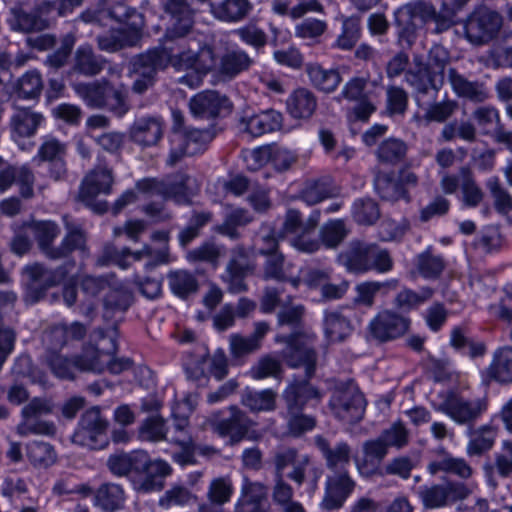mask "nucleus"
I'll return each mask as SVG.
<instances>
[{"label": "nucleus", "instance_id": "f257e3e1", "mask_svg": "<svg viewBox=\"0 0 512 512\" xmlns=\"http://www.w3.org/2000/svg\"><path fill=\"white\" fill-rule=\"evenodd\" d=\"M171 65L176 71H187L189 74L179 78V82L190 88L198 87L203 75L213 65V57L208 49L201 50L196 42H178L177 38L167 35L161 48L149 50L138 56L133 62V71L139 75L133 90L142 93L152 84L157 70Z\"/></svg>", "mask_w": 512, "mask_h": 512}, {"label": "nucleus", "instance_id": "f03ea898", "mask_svg": "<svg viewBox=\"0 0 512 512\" xmlns=\"http://www.w3.org/2000/svg\"><path fill=\"white\" fill-rule=\"evenodd\" d=\"M164 7L165 11L171 15L172 23L168 29L169 37L177 38L178 42H196L201 50H210L213 57V65L203 76L212 69H215L221 78L231 80L252 66L253 59L244 50L239 48L227 50L217 62L211 46L204 44L201 39L195 37L186 38L185 36L193 24V12L185 0H166Z\"/></svg>", "mask_w": 512, "mask_h": 512}, {"label": "nucleus", "instance_id": "7ed1b4c3", "mask_svg": "<svg viewBox=\"0 0 512 512\" xmlns=\"http://www.w3.org/2000/svg\"><path fill=\"white\" fill-rule=\"evenodd\" d=\"M197 191L198 185L195 179L184 174L177 175L169 184L146 178L136 183L135 191L124 192L116 200L113 209L115 214L119 213L127 205L136 202L138 195L144 198L160 195L163 198L172 199L178 204H186L190 202Z\"/></svg>", "mask_w": 512, "mask_h": 512}, {"label": "nucleus", "instance_id": "20e7f679", "mask_svg": "<svg viewBox=\"0 0 512 512\" xmlns=\"http://www.w3.org/2000/svg\"><path fill=\"white\" fill-rule=\"evenodd\" d=\"M117 329L109 327L106 331H94L89 344L84 348V356L77 362L81 371L101 373L105 370L119 374L130 367V361L115 358L117 352Z\"/></svg>", "mask_w": 512, "mask_h": 512}, {"label": "nucleus", "instance_id": "39448f33", "mask_svg": "<svg viewBox=\"0 0 512 512\" xmlns=\"http://www.w3.org/2000/svg\"><path fill=\"white\" fill-rule=\"evenodd\" d=\"M172 134L170 136V152L167 164L174 166L184 156H192L204 150L207 142L211 140L209 131L198 129L186 130L184 116L178 110L172 111Z\"/></svg>", "mask_w": 512, "mask_h": 512}, {"label": "nucleus", "instance_id": "423d86ee", "mask_svg": "<svg viewBox=\"0 0 512 512\" xmlns=\"http://www.w3.org/2000/svg\"><path fill=\"white\" fill-rule=\"evenodd\" d=\"M26 227L34 233L41 250L49 258L59 259L66 257L75 250H79L82 253L85 251L86 237L79 229L70 230L63 239L61 246L52 249L50 248V244L59 233V229L55 223L50 221L33 222L27 224Z\"/></svg>", "mask_w": 512, "mask_h": 512}, {"label": "nucleus", "instance_id": "0eeeda50", "mask_svg": "<svg viewBox=\"0 0 512 512\" xmlns=\"http://www.w3.org/2000/svg\"><path fill=\"white\" fill-rule=\"evenodd\" d=\"M77 95L90 107H107L119 116L127 111L125 101L126 92L122 89H115L108 82L74 85Z\"/></svg>", "mask_w": 512, "mask_h": 512}, {"label": "nucleus", "instance_id": "6e6552de", "mask_svg": "<svg viewBox=\"0 0 512 512\" xmlns=\"http://www.w3.org/2000/svg\"><path fill=\"white\" fill-rule=\"evenodd\" d=\"M411 318L390 308L380 310L369 321L368 335L381 343L397 340L408 333L411 327Z\"/></svg>", "mask_w": 512, "mask_h": 512}, {"label": "nucleus", "instance_id": "1a4fd4ad", "mask_svg": "<svg viewBox=\"0 0 512 512\" xmlns=\"http://www.w3.org/2000/svg\"><path fill=\"white\" fill-rule=\"evenodd\" d=\"M334 415L346 424L359 422L365 412V399L353 382L336 387L330 400Z\"/></svg>", "mask_w": 512, "mask_h": 512}, {"label": "nucleus", "instance_id": "9d476101", "mask_svg": "<svg viewBox=\"0 0 512 512\" xmlns=\"http://www.w3.org/2000/svg\"><path fill=\"white\" fill-rule=\"evenodd\" d=\"M502 24L499 13L486 7H479L464 23L465 37L472 44H485L498 34Z\"/></svg>", "mask_w": 512, "mask_h": 512}, {"label": "nucleus", "instance_id": "9b49d317", "mask_svg": "<svg viewBox=\"0 0 512 512\" xmlns=\"http://www.w3.org/2000/svg\"><path fill=\"white\" fill-rule=\"evenodd\" d=\"M448 63V51L440 45H435L429 52V67L435 75L430 76L428 71L419 69L418 73L409 71L406 80L418 92L428 93L430 89L437 91L443 83L444 69Z\"/></svg>", "mask_w": 512, "mask_h": 512}, {"label": "nucleus", "instance_id": "f8f14e48", "mask_svg": "<svg viewBox=\"0 0 512 512\" xmlns=\"http://www.w3.org/2000/svg\"><path fill=\"white\" fill-rule=\"evenodd\" d=\"M107 421L98 408L87 410L81 417L72 436L73 443L89 449H99L106 444Z\"/></svg>", "mask_w": 512, "mask_h": 512}, {"label": "nucleus", "instance_id": "ddd939ff", "mask_svg": "<svg viewBox=\"0 0 512 512\" xmlns=\"http://www.w3.org/2000/svg\"><path fill=\"white\" fill-rule=\"evenodd\" d=\"M314 335H292L289 338L277 336L276 342H286L285 357L287 363L293 367H304L306 376L311 377L315 371L316 354L311 347Z\"/></svg>", "mask_w": 512, "mask_h": 512}, {"label": "nucleus", "instance_id": "4468645a", "mask_svg": "<svg viewBox=\"0 0 512 512\" xmlns=\"http://www.w3.org/2000/svg\"><path fill=\"white\" fill-rule=\"evenodd\" d=\"M108 289L104 304L105 307L125 311L131 303V293L124 286L112 287V285L103 278L84 276L81 280L82 293L89 300L96 297L104 290Z\"/></svg>", "mask_w": 512, "mask_h": 512}, {"label": "nucleus", "instance_id": "2eb2a0df", "mask_svg": "<svg viewBox=\"0 0 512 512\" xmlns=\"http://www.w3.org/2000/svg\"><path fill=\"white\" fill-rule=\"evenodd\" d=\"M112 184L113 176L109 169L101 168L93 170L84 178L78 199L95 212L103 213L107 210L106 203H95V199L100 194H109Z\"/></svg>", "mask_w": 512, "mask_h": 512}, {"label": "nucleus", "instance_id": "dca6fc26", "mask_svg": "<svg viewBox=\"0 0 512 512\" xmlns=\"http://www.w3.org/2000/svg\"><path fill=\"white\" fill-rule=\"evenodd\" d=\"M229 412L227 418L221 417V412L212 414L204 425L218 435L229 436L232 442H238L248 433L251 422L236 406H231Z\"/></svg>", "mask_w": 512, "mask_h": 512}, {"label": "nucleus", "instance_id": "f3484780", "mask_svg": "<svg viewBox=\"0 0 512 512\" xmlns=\"http://www.w3.org/2000/svg\"><path fill=\"white\" fill-rule=\"evenodd\" d=\"M44 121L41 113L30 108L16 107L9 120L11 139L21 149H26L24 141L33 137Z\"/></svg>", "mask_w": 512, "mask_h": 512}, {"label": "nucleus", "instance_id": "a211bd4d", "mask_svg": "<svg viewBox=\"0 0 512 512\" xmlns=\"http://www.w3.org/2000/svg\"><path fill=\"white\" fill-rule=\"evenodd\" d=\"M440 410L458 424L475 421L485 410L481 399L468 400L456 394H449L440 406Z\"/></svg>", "mask_w": 512, "mask_h": 512}, {"label": "nucleus", "instance_id": "6ab92c4d", "mask_svg": "<svg viewBox=\"0 0 512 512\" xmlns=\"http://www.w3.org/2000/svg\"><path fill=\"white\" fill-rule=\"evenodd\" d=\"M52 404L46 399L35 398L22 409L23 421L17 426V432L21 436L34 434H53L55 427L49 422H36V418L49 414Z\"/></svg>", "mask_w": 512, "mask_h": 512}, {"label": "nucleus", "instance_id": "aec40b11", "mask_svg": "<svg viewBox=\"0 0 512 512\" xmlns=\"http://www.w3.org/2000/svg\"><path fill=\"white\" fill-rule=\"evenodd\" d=\"M282 120V114L276 110L271 109L258 113L245 110L239 118V130L249 136L258 137L280 129Z\"/></svg>", "mask_w": 512, "mask_h": 512}, {"label": "nucleus", "instance_id": "412c9836", "mask_svg": "<svg viewBox=\"0 0 512 512\" xmlns=\"http://www.w3.org/2000/svg\"><path fill=\"white\" fill-rule=\"evenodd\" d=\"M189 107L195 117L213 118L229 114L232 110V103L225 95L208 90L193 96Z\"/></svg>", "mask_w": 512, "mask_h": 512}, {"label": "nucleus", "instance_id": "4be33fe9", "mask_svg": "<svg viewBox=\"0 0 512 512\" xmlns=\"http://www.w3.org/2000/svg\"><path fill=\"white\" fill-rule=\"evenodd\" d=\"M141 471L144 472L145 475L141 479L133 482L134 489L141 493H150L163 489L164 478L171 474L172 468L164 460L156 459L150 461L147 456V462L140 472Z\"/></svg>", "mask_w": 512, "mask_h": 512}, {"label": "nucleus", "instance_id": "5701e85b", "mask_svg": "<svg viewBox=\"0 0 512 512\" xmlns=\"http://www.w3.org/2000/svg\"><path fill=\"white\" fill-rule=\"evenodd\" d=\"M310 459L306 454H299L293 448H285L278 451L274 457V464L279 478H283L284 470L287 467H292V471L287 476L298 483H303L305 478V471L309 465Z\"/></svg>", "mask_w": 512, "mask_h": 512}, {"label": "nucleus", "instance_id": "b1692460", "mask_svg": "<svg viewBox=\"0 0 512 512\" xmlns=\"http://www.w3.org/2000/svg\"><path fill=\"white\" fill-rule=\"evenodd\" d=\"M353 488L354 482L346 473L329 477L321 506L326 510L339 509L351 494Z\"/></svg>", "mask_w": 512, "mask_h": 512}, {"label": "nucleus", "instance_id": "393cba45", "mask_svg": "<svg viewBox=\"0 0 512 512\" xmlns=\"http://www.w3.org/2000/svg\"><path fill=\"white\" fill-rule=\"evenodd\" d=\"M322 397L323 394L306 381L291 383L284 392L289 413L302 409L306 405H317Z\"/></svg>", "mask_w": 512, "mask_h": 512}, {"label": "nucleus", "instance_id": "a878e982", "mask_svg": "<svg viewBox=\"0 0 512 512\" xmlns=\"http://www.w3.org/2000/svg\"><path fill=\"white\" fill-rule=\"evenodd\" d=\"M152 237L153 239H157L162 242V247L157 251V253L154 254L152 249L148 246H144L143 249L136 252H131L129 249H123L121 252H115L111 255L109 261L123 269H126L130 265L131 261H140L145 257L154 259L157 262H164L166 257V243L168 239L167 233L156 232Z\"/></svg>", "mask_w": 512, "mask_h": 512}, {"label": "nucleus", "instance_id": "bb28decb", "mask_svg": "<svg viewBox=\"0 0 512 512\" xmlns=\"http://www.w3.org/2000/svg\"><path fill=\"white\" fill-rule=\"evenodd\" d=\"M163 129V122L159 118H140L131 127L130 138L140 146H153L162 138Z\"/></svg>", "mask_w": 512, "mask_h": 512}, {"label": "nucleus", "instance_id": "cd10ccee", "mask_svg": "<svg viewBox=\"0 0 512 512\" xmlns=\"http://www.w3.org/2000/svg\"><path fill=\"white\" fill-rule=\"evenodd\" d=\"M13 183L19 186L22 197L30 198L33 196L34 175L26 166H9L0 170V193L7 191Z\"/></svg>", "mask_w": 512, "mask_h": 512}, {"label": "nucleus", "instance_id": "c85d7f7f", "mask_svg": "<svg viewBox=\"0 0 512 512\" xmlns=\"http://www.w3.org/2000/svg\"><path fill=\"white\" fill-rule=\"evenodd\" d=\"M388 448L381 436L377 439L366 441L363 444L364 458L355 460L359 473L363 476L374 474L379 463L387 455Z\"/></svg>", "mask_w": 512, "mask_h": 512}, {"label": "nucleus", "instance_id": "c756f323", "mask_svg": "<svg viewBox=\"0 0 512 512\" xmlns=\"http://www.w3.org/2000/svg\"><path fill=\"white\" fill-rule=\"evenodd\" d=\"M25 273L31 281V287L27 297L31 298L32 302H36L40 298V295L33 296V291L37 289V287L41 286L46 289L57 285L65 278V274L62 270H47L38 263L26 266Z\"/></svg>", "mask_w": 512, "mask_h": 512}, {"label": "nucleus", "instance_id": "7c9ffc66", "mask_svg": "<svg viewBox=\"0 0 512 512\" xmlns=\"http://www.w3.org/2000/svg\"><path fill=\"white\" fill-rule=\"evenodd\" d=\"M287 111L294 119L310 118L317 107L314 94L308 89L300 88L293 91L286 100Z\"/></svg>", "mask_w": 512, "mask_h": 512}, {"label": "nucleus", "instance_id": "2f4dec72", "mask_svg": "<svg viewBox=\"0 0 512 512\" xmlns=\"http://www.w3.org/2000/svg\"><path fill=\"white\" fill-rule=\"evenodd\" d=\"M66 145L58 139L48 137L44 140L38 149L37 155L33 158L34 161H48L53 163L57 170L52 173L54 179H59L65 172L63 158L66 154Z\"/></svg>", "mask_w": 512, "mask_h": 512}, {"label": "nucleus", "instance_id": "473e14b6", "mask_svg": "<svg viewBox=\"0 0 512 512\" xmlns=\"http://www.w3.org/2000/svg\"><path fill=\"white\" fill-rule=\"evenodd\" d=\"M147 462L143 451L111 455L107 461L109 470L116 476H126L131 471L140 472Z\"/></svg>", "mask_w": 512, "mask_h": 512}, {"label": "nucleus", "instance_id": "72a5a7b5", "mask_svg": "<svg viewBox=\"0 0 512 512\" xmlns=\"http://www.w3.org/2000/svg\"><path fill=\"white\" fill-rule=\"evenodd\" d=\"M315 443L330 469H344L350 464L351 449L347 443L340 442L333 448H330L327 440L321 436L315 437Z\"/></svg>", "mask_w": 512, "mask_h": 512}, {"label": "nucleus", "instance_id": "f704fd0d", "mask_svg": "<svg viewBox=\"0 0 512 512\" xmlns=\"http://www.w3.org/2000/svg\"><path fill=\"white\" fill-rule=\"evenodd\" d=\"M43 80L36 70L27 71L11 84V94L19 99L33 100L41 95Z\"/></svg>", "mask_w": 512, "mask_h": 512}, {"label": "nucleus", "instance_id": "c9c22d12", "mask_svg": "<svg viewBox=\"0 0 512 512\" xmlns=\"http://www.w3.org/2000/svg\"><path fill=\"white\" fill-rule=\"evenodd\" d=\"M448 79L452 89L459 96L475 102H483L488 98V91L484 85L466 80L453 68L448 70Z\"/></svg>", "mask_w": 512, "mask_h": 512}, {"label": "nucleus", "instance_id": "e433bc0d", "mask_svg": "<svg viewBox=\"0 0 512 512\" xmlns=\"http://www.w3.org/2000/svg\"><path fill=\"white\" fill-rule=\"evenodd\" d=\"M140 27L113 28L110 36H100L98 38L99 46L102 50L115 51L124 46L136 45L140 39Z\"/></svg>", "mask_w": 512, "mask_h": 512}, {"label": "nucleus", "instance_id": "4c0bfd02", "mask_svg": "<svg viewBox=\"0 0 512 512\" xmlns=\"http://www.w3.org/2000/svg\"><path fill=\"white\" fill-rule=\"evenodd\" d=\"M250 10L249 0H223L219 4H211L212 14L225 22H238L245 18Z\"/></svg>", "mask_w": 512, "mask_h": 512}, {"label": "nucleus", "instance_id": "58836bf2", "mask_svg": "<svg viewBox=\"0 0 512 512\" xmlns=\"http://www.w3.org/2000/svg\"><path fill=\"white\" fill-rule=\"evenodd\" d=\"M306 71L313 86L325 93L335 91L342 80L337 70L324 69L319 64H308Z\"/></svg>", "mask_w": 512, "mask_h": 512}, {"label": "nucleus", "instance_id": "ea45409f", "mask_svg": "<svg viewBox=\"0 0 512 512\" xmlns=\"http://www.w3.org/2000/svg\"><path fill=\"white\" fill-rule=\"evenodd\" d=\"M320 213L314 211L305 222V228L298 234L290 237L288 240L291 246L301 252L313 253L320 248V242L311 235L318 225Z\"/></svg>", "mask_w": 512, "mask_h": 512}, {"label": "nucleus", "instance_id": "a19ab883", "mask_svg": "<svg viewBox=\"0 0 512 512\" xmlns=\"http://www.w3.org/2000/svg\"><path fill=\"white\" fill-rule=\"evenodd\" d=\"M461 201L469 208L477 207L484 199V191L476 183L472 171L468 167L460 169Z\"/></svg>", "mask_w": 512, "mask_h": 512}, {"label": "nucleus", "instance_id": "79ce46f5", "mask_svg": "<svg viewBox=\"0 0 512 512\" xmlns=\"http://www.w3.org/2000/svg\"><path fill=\"white\" fill-rule=\"evenodd\" d=\"M488 376L498 382H512V349L500 348L487 369Z\"/></svg>", "mask_w": 512, "mask_h": 512}, {"label": "nucleus", "instance_id": "37998d69", "mask_svg": "<svg viewBox=\"0 0 512 512\" xmlns=\"http://www.w3.org/2000/svg\"><path fill=\"white\" fill-rule=\"evenodd\" d=\"M124 501V491L117 484H103L95 494V505L106 512H114L121 509Z\"/></svg>", "mask_w": 512, "mask_h": 512}, {"label": "nucleus", "instance_id": "c03bdc74", "mask_svg": "<svg viewBox=\"0 0 512 512\" xmlns=\"http://www.w3.org/2000/svg\"><path fill=\"white\" fill-rule=\"evenodd\" d=\"M398 286L397 279H390L384 282L378 281H366L358 284L355 287L356 296L355 302L366 307H372L374 305V299L377 293L382 289L394 290Z\"/></svg>", "mask_w": 512, "mask_h": 512}, {"label": "nucleus", "instance_id": "a18cd8bd", "mask_svg": "<svg viewBox=\"0 0 512 512\" xmlns=\"http://www.w3.org/2000/svg\"><path fill=\"white\" fill-rule=\"evenodd\" d=\"M276 396L272 389L247 391L242 397V404L253 412L273 411L276 407Z\"/></svg>", "mask_w": 512, "mask_h": 512}, {"label": "nucleus", "instance_id": "49530a36", "mask_svg": "<svg viewBox=\"0 0 512 512\" xmlns=\"http://www.w3.org/2000/svg\"><path fill=\"white\" fill-rule=\"evenodd\" d=\"M168 282L171 291L181 298H185L198 290L196 277L186 270L170 272Z\"/></svg>", "mask_w": 512, "mask_h": 512}, {"label": "nucleus", "instance_id": "de8ad7c7", "mask_svg": "<svg viewBox=\"0 0 512 512\" xmlns=\"http://www.w3.org/2000/svg\"><path fill=\"white\" fill-rule=\"evenodd\" d=\"M206 370L217 380L223 379L227 375V359L224 352L217 351L211 357H201L193 374L198 377L203 375Z\"/></svg>", "mask_w": 512, "mask_h": 512}, {"label": "nucleus", "instance_id": "09e8293b", "mask_svg": "<svg viewBox=\"0 0 512 512\" xmlns=\"http://www.w3.org/2000/svg\"><path fill=\"white\" fill-rule=\"evenodd\" d=\"M27 457L29 461L39 468H47L57 460L53 447L44 442H32L27 446Z\"/></svg>", "mask_w": 512, "mask_h": 512}, {"label": "nucleus", "instance_id": "8fccbe9b", "mask_svg": "<svg viewBox=\"0 0 512 512\" xmlns=\"http://www.w3.org/2000/svg\"><path fill=\"white\" fill-rule=\"evenodd\" d=\"M351 332L348 320L338 312H328L325 315V335L330 342L343 341Z\"/></svg>", "mask_w": 512, "mask_h": 512}, {"label": "nucleus", "instance_id": "3c124183", "mask_svg": "<svg viewBox=\"0 0 512 512\" xmlns=\"http://www.w3.org/2000/svg\"><path fill=\"white\" fill-rule=\"evenodd\" d=\"M342 260L346 268L353 273H365L370 271L368 245L358 244L352 247Z\"/></svg>", "mask_w": 512, "mask_h": 512}, {"label": "nucleus", "instance_id": "603ef678", "mask_svg": "<svg viewBox=\"0 0 512 512\" xmlns=\"http://www.w3.org/2000/svg\"><path fill=\"white\" fill-rule=\"evenodd\" d=\"M428 470L431 474L439 471L454 473L462 478H468L472 475V468L461 458L444 457L439 461L429 464Z\"/></svg>", "mask_w": 512, "mask_h": 512}, {"label": "nucleus", "instance_id": "864d4df0", "mask_svg": "<svg viewBox=\"0 0 512 512\" xmlns=\"http://www.w3.org/2000/svg\"><path fill=\"white\" fill-rule=\"evenodd\" d=\"M348 229L343 220L336 219L326 222L320 230L323 245L327 248L337 247L347 236Z\"/></svg>", "mask_w": 512, "mask_h": 512}, {"label": "nucleus", "instance_id": "5fc2aeb1", "mask_svg": "<svg viewBox=\"0 0 512 512\" xmlns=\"http://www.w3.org/2000/svg\"><path fill=\"white\" fill-rule=\"evenodd\" d=\"M444 267L445 263L443 258L438 255H433L430 247L417 256V268L424 278L438 277Z\"/></svg>", "mask_w": 512, "mask_h": 512}, {"label": "nucleus", "instance_id": "6e6d98bb", "mask_svg": "<svg viewBox=\"0 0 512 512\" xmlns=\"http://www.w3.org/2000/svg\"><path fill=\"white\" fill-rule=\"evenodd\" d=\"M486 186L494 200V207L501 214H508L512 211V196L501 185L498 177H490Z\"/></svg>", "mask_w": 512, "mask_h": 512}, {"label": "nucleus", "instance_id": "4d7b16f0", "mask_svg": "<svg viewBox=\"0 0 512 512\" xmlns=\"http://www.w3.org/2000/svg\"><path fill=\"white\" fill-rule=\"evenodd\" d=\"M233 490L232 482L228 477H218L210 482L207 498L211 503L224 505L230 501Z\"/></svg>", "mask_w": 512, "mask_h": 512}, {"label": "nucleus", "instance_id": "13d9d810", "mask_svg": "<svg viewBox=\"0 0 512 512\" xmlns=\"http://www.w3.org/2000/svg\"><path fill=\"white\" fill-rule=\"evenodd\" d=\"M433 291L430 288H422L420 292L410 289L400 291L394 300L396 307L404 310H411L432 297Z\"/></svg>", "mask_w": 512, "mask_h": 512}, {"label": "nucleus", "instance_id": "bf43d9fd", "mask_svg": "<svg viewBox=\"0 0 512 512\" xmlns=\"http://www.w3.org/2000/svg\"><path fill=\"white\" fill-rule=\"evenodd\" d=\"M75 68L85 75H95L103 69V63L93 55L90 47L83 46L77 50Z\"/></svg>", "mask_w": 512, "mask_h": 512}, {"label": "nucleus", "instance_id": "052dcab7", "mask_svg": "<svg viewBox=\"0 0 512 512\" xmlns=\"http://www.w3.org/2000/svg\"><path fill=\"white\" fill-rule=\"evenodd\" d=\"M252 220L251 215L243 209H235L227 215L224 223L216 227V231L231 238H237V227L243 226Z\"/></svg>", "mask_w": 512, "mask_h": 512}, {"label": "nucleus", "instance_id": "680f3d73", "mask_svg": "<svg viewBox=\"0 0 512 512\" xmlns=\"http://www.w3.org/2000/svg\"><path fill=\"white\" fill-rule=\"evenodd\" d=\"M368 84L367 77H353L345 83L340 96L349 101L369 99L372 92L367 89Z\"/></svg>", "mask_w": 512, "mask_h": 512}, {"label": "nucleus", "instance_id": "e2e57ef3", "mask_svg": "<svg viewBox=\"0 0 512 512\" xmlns=\"http://www.w3.org/2000/svg\"><path fill=\"white\" fill-rule=\"evenodd\" d=\"M353 217L360 224L371 225L380 217L378 205L370 199L357 200L354 203Z\"/></svg>", "mask_w": 512, "mask_h": 512}, {"label": "nucleus", "instance_id": "0e129e2a", "mask_svg": "<svg viewBox=\"0 0 512 512\" xmlns=\"http://www.w3.org/2000/svg\"><path fill=\"white\" fill-rule=\"evenodd\" d=\"M246 272L247 268L240 266L235 260L228 264L222 279L228 284L230 292L240 293L246 290L247 287L244 283Z\"/></svg>", "mask_w": 512, "mask_h": 512}, {"label": "nucleus", "instance_id": "69168bd1", "mask_svg": "<svg viewBox=\"0 0 512 512\" xmlns=\"http://www.w3.org/2000/svg\"><path fill=\"white\" fill-rule=\"evenodd\" d=\"M370 270L384 274L392 270L393 260L389 252L374 244H368Z\"/></svg>", "mask_w": 512, "mask_h": 512}, {"label": "nucleus", "instance_id": "338daca9", "mask_svg": "<svg viewBox=\"0 0 512 512\" xmlns=\"http://www.w3.org/2000/svg\"><path fill=\"white\" fill-rule=\"evenodd\" d=\"M406 154V145L398 139H387L377 150L379 160L394 163L401 160Z\"/></svg>", "mask_w": 512, "mask_h": 512}, {"label": "nucleus", "instance_id": "774afa93", "mask_svg": "<svg viewBox=\"0 0 512 512\" xmlns=\"http://www.w3.org/2000/svg\"><path fill=\"white\" fill-rule=\"evenodd\" d=\"M420 494L425 506L430 508H438L450 502L447 484L425 487Z\"/></svg>", "mask_w": 512, "mask_h": 512}]
</instances>
